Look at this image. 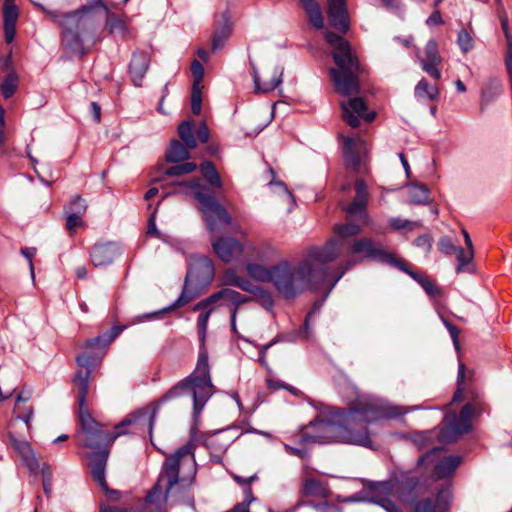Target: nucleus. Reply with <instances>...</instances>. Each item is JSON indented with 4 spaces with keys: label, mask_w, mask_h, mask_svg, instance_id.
<instances>
[{
    "label": "nucleus",
    "mask_w": 512,
    "mask_h": 512,
    "mask_svg": "<svg viewBox=\"0 0 512 512\" xmlns=\"http://www.w3.org/2000/svg\"><path fill=\"white\" fill-rule=\"evenodd\" d=\"M194 450L195 444L188 442L166 456L156 483L144 498L143 506L150 512H161L163 503L194 507V496L190 494L197 474Z\"/></svg>",
    "instance_id": "f03ea898"
},
{
    "label": "nucleus",
    "mask_w": 512,
    "mask_h": 512,
    "mask_svg": "<svg viewBox=\"0 0 512 512\" xmlns=\"http://www.w3.org/2000/svg\"><path fill=\"white\" fill-rule=\"evenodd\" d=\"M504 92L503 83L500 78L496 76L488 77L481 87V101L480 106L483 110L487 105L495 101Z\"/></svg>",
    "instance_id": "5701e85b"
},
{
    "label": "nucleus",
    "mask_w": 512,
    "mask_h": 512,
    "mask_svg": "<svg viewBox=\"0 0 512 512\" xmlns=\"http://www.w3.org/2000/svg\"><path fill=\"white\" fill-rule=\"evenodd\" d=\"M213 393L214 385L211 379L208 352L202 348L200 349L194 371L172 386L155 403L149 417V433H152L156 413L160 405L166 403L180 404L183 401L192 399L194 414L197 415L202 411Z\"/></svg>",
    "instance_id": "39448f33"
},
{
    "label": "nucleus",
    "mask_w": 512,
    "mask_h": 512,
    "mask_svg": "<svg viewBox=\"0 0 512 512\" xmlns=\"http://www.w3.org/2000/svg\"><path fill=\"white\" fill-rule=\"evenodd\" d=\"M425 62H441L442 58L439 54L438 44L434 39H430L425 46Z\"/></svg>",
    "instance_id": "5fc2aeb1"
},
{
    "label": "nucleus",
    "mask_w": 512,
    "mask_h": 512,
    "mask_svg": "<svg viewBox=\"0 0 512 512\" xmlns=\"http://www.w3.org/2000/svg\"><path fill=\"white\" fill-rule=\"evenodd\" d=\"M463 461L459 455H448L441 458L432 469V476L436 480L450 479Z\"/></svg>",
    "instance_id": "4be33fe9"
},
{
    "label": "nucleus",
    "mask_w": 512,
    "mask_h": 512,
    "mask_svg": "<svg viewBox=\"0 0 512 512\" xmlns=\"http://www.w3.org/2000/svg\"><path fill=\"white\" fill-rule=\"evenodd\" d=\"M191 73L193 75V84L201 86L203 76H204V67L198 60H193L191 63Z\"/></svg>",
    "instance_id": "e2e57ef3"
},
{
    "label": "nucleus",
    "mask_w": 512,
    "mask_h": 512,
    "mask_svg": "<svg viewBox=\"0 0 512 512\" xmlns=\"http://www.w3.org/2000/svg\"><path fill=\"white\" fill-rule=\"evenodd\" d=\"M415 95L423 98L427 97L429 100H437L439 97V90L436 86H431L426 79H421L415 87Z\"/></svg>",
    "instance_id": "37998d69"
},
{
    "label": "nucleus",
    "mask_w": 512,
    "mask_h": 512,
    "mask_svg": "<svg viewBox=\"0 0 512 512\" xmlns=\"http://www.w3.org/2000/svg\"><path fill=\"white\" fill-rule=\"evenodd\" d=\"M457 43L463 52H468L473 48V39L467 30L461 29L457 36Z\"/></svg>",
    "instance_id": "bf43d9fd"
},
{
    "label": "nucleus",
    "mask_w": 512,
    "mask_h": 512,
    "mask_svg": "<svg viewBox=\"0 0 512 512\" xmlns=\"http://www.w3.org/2000/svg\"><path fill=\"white\" fill-rule=\"evenodd\" d=\"M90 372L77 371L73 384L77 392L78 420L81 427L80 444L95 452L107 451L109 446L120 436L128 434L127 427L136 424L146 412L138 411L125 417L114 426L113 431H104L102 424L96 421L87 409L86 398L89 391Z\"/></svg>",
    "instance_id": "7ed1b4c3"
},
{
    "label": "nucleus",
    "mask_w": 512,
    "mask_h": 512,
    "mask_svg": "<svg viewBox=\"0 0 512 512\" xmlns=\"http://www.w3.org/2000/svg\"><path fill=\"white\" fill-rule=\"evenodd\" d=\"M462 233L467 250H464L461 247L460 250H458V265L456 267L457 273L461 272L464 266L468 265L474 258V248L471 237L465 229L462 230Z\"/></svg>",
    "instance_id": "72a5a7b5"
},
{
    "label": "nucleus",
    "mask_w": 512,
    "mask_h": 512,
    "mask_svg": "<svg viewBox=\"0 0 512 512\" xmlns=\"http://www.w3.org/2000/svg\"><path fill=\"white\" fill-rule=\"evenodd\" d=\"M19 16L18 7L14 0H4L3 5V24H16Z\"/></svg>",
    "instance_id": "49530a36"
},
{
    "label": "nucleus",
    "mask_w": 512,
    "mask_h": 512,
    "mask_svg": "<svg viewBox=\"0 0 512 512\" xmlns=\"http://www.w3.org/2000/svg\"><path fill=\"white\" fill-rule=\"evenodd\" d=\"M390 226L395 230H400V229H405V228H407L409 230H413L415 227L420 226V224L418 222H411V221L404 220L401 218H392L390 220Z\"/></svg>",
    "instance_id": "338daca9"
},
{
    "label": "nucleus",
    "mask_w": 512,
    "mask_h": 512,
    "mask_svg": "<svg viewBox=\"0 0 512 512\" xmlns=\"http://www.w3.org/2000/svg\"><path fill=\"white\" fill-rule=\"evenodd\" d=\"M213 310L214 308H210L207 311L201 313L197 318V328L202 341L205 339L208 320Z\"/></svg>",
    "instance_id": "052dcab7"
},
{
    "label": "nucleus",
    "mask_w": 512,
    "mask_h": 512,
    "mask_svg": "<svg viewBox=\"0 0 512 512\" xmlns=\"http://www.w3.org/2000/svg\"><path fill=\"white\" fill-rule=\"evenodd\" d=\"M106 14V28L109 30L110 33H113L115 31H123L125 29L124 22L118 16L111 13L109 9L108 12H106Z\"/></svg>",
    "instance_id": "13d9d810"
},
{
    "label": "nucleus",
    "mask_w": 512,
    "mask_h": 512,
    "mask_svg": "<svg viewBox=\"0 0 512 512\" xmlns=\"http://www.w3.org/2000/svg\"><path fill=\"white\" fill-rule=\"evenodd\" d=\"M88 32H62L63 45L71 50L73 53H77L81 56L86 54V50L83 45V35Z\"/></svg>",
    "instance_id": "2f4dec72"
},
{
    "label": "nucleus",
    "mask_w": 512,
    "mask_h": 512,
    "mask_svg": "<svg viewBox=\"0 0 512 512\" xmlns=\"http://www.w3.org/2000/svg\"><path fill=\"white\" fill-rule=\"evenodd\" d=\"M354 199L363 205H367L368 201V187L364 180L357 179L355 182V197Z\"/></svg>",
    "instance_id": "4d7b16f0"
},
{
    "label": "nucleus",
    "mask_w": 512,
    "mask_h": 512,
    "mask_svg": "<svg viewBox=\"0 0 512 512\" xmlns=\"http://www.w3.org/2000/svg\"><path fill=\"white\" fill-rule=\"evenodd\" d=\"M299 2L312 26L316 29H322L324 27V19L318 2L316 0H299Z\"/></svg>",
    "instance_id": "c756f323"
},
{
    "label": "nucleus",
    "mask_w": 512,
    "mask_h": 512,
    "mask_svg": "<svg viewBox=\"0 0 512 512\" xmlns=\"http://www.w3.org/2000/svg\"><path fill=\"white\" fill-rule=\"evenodd\" d=\"M347 106L358 117L364 119L367 122H373L376 118L375 112H368V107L365 100L361 97H355L349 100Z\"/></svg>",
    "instance_id": "c9c22d12"
},
{
    "label": "nucleus",
    "mask_w": 512,
    "mask_h": 512,
    "mask_svg": "<svg viewBox=\"0 0 512 512\" xmlns=\"http://www.w3.org/2000/svg\"><path fill=\"white\" fill-rule=\"evenodd\" d=\"M120 254L116 242L97 243L90 250L91 262L95 267L110 265Z\"/></svg>",
    "instance_id": "f3484780"
},
{
    "label": "nucleus",
    "mask_w": 512,
    "mask_h": 512,
    "mask_svg": "<svg viewBox=\"0 0 512 512\" xmlns=\"http://www.w3.org/2000/svg\"><path fill=\"white\" fill-rule=\"evenodd\" d=\"M452 484L449 482L440 486L437 489L434 505L441 511L447 512L450 508V501L452 498Z\"/></svg>",
    "instance_id": "e433bc0d"
},
{
    "label": "nucleus",
    "mask_w": 512,
    "mask_h": 512,
    "mask_svg": "<svg viewBox=\"0 0 512 512\" xmlns=\"http://www.w3.org/2000/svg\"><path fill=\"white\" fill-rule=\"evenodd\" d=\"M150 55L145 51L134 52L129 63V73L136 87L142 86L143 78L148 71Z\"/></svg>",
    "instance_id": "412c9836"
},
{
    "label": "nucleus",
    "mask_w": 512,
    "mask_h": 512,
    "mask_svg": "<svg viewBox=\"0 0 512 512\" xmlns=\"http://www.w3.org/2000/svg\"><path fill=\"white\" fill-rule=\"evenodd\" d=\"M350 252L354 255L362 254L363 258L398 267L401 259L384 249L380 242L372 238L362 237L354 239L350 244Z\"/></svg>",
    "instance_id": "f8f14e48"
},
{
    "label": "nucleus",
    "mask_w": 512,
    "mask_h": 512,
    "mask_svg": "<svg viewBox=\"0 0 512 512\" xmlns=\"http://www.w3.org/2000/svg\"><path fill=\"white\" fill-rule=\"evenodd\" d=\"M444 451L443 446L433 447L426 453L422 454L417 460V466L419 467H427L431 463H433L436 458Z\"/></svg>",
    "instance_id": "09e8293b"
},
{
    "label": "nucleus",
    "mask_w": 512,
    "mask_h": 512,
    "mask_svg": "<svg viewBox=\"0 0 512 512\" xmlns=\"http://www.w3.org/2000/svg\"><path fill=\"white\" fill-rule=\"evenodd\" d=\"M367 488L371 493L370 501L374 503L372 501L373 497L387 498L386 495H389L394 490V485L391 481L369 482Z\"/></svg>",
    "instance_id": "a19ab883"
},
{
    "label": "nucleus",
    "mask_w": 512,
    "mask_h": 512,
    "mask_svg": "<svg viewBox=\"0 0 512 512\" xmlns=\"http://www.w3.org/2000/svg\"><path fill=\"white\" fill-rule=\"evenodd\" d=\"M87 210V203L86 200L83 199L81 196L76 195L72 197L69 206L67 207V212L69 214H75L78 216H82L85 214Z\"/></svg>",
    "instance_id": "3c124183"
},
{
    "label": "nucleus",
    "mask_w": 512,
    "mask_h": 512,
    "mask_svg": "<svg viewBox=\"0 0 512 512\" xmlns=\"http://www.w3.org/2000/svg\"><path fill=\"white\" fill-rule=\"evenodd\" d=\"M480 414L472 410L470 405H464L459 415L454 412L448 413L444 417V427L439 434L440 441L451 443L456 441L459 436L470 432L472 417Z\"/></svg>",
    "instance_id": "9b49d317"
},
{
    "label": "nucleus",
    "mask_w": 512,
    "mask_h": 512,
    "mask_svg": "<svg viewBox=\"0 0 512 512\" xmlns=\"http://www.w3.org/2000/svg\"><path fill=\"white\" fill-rule=\"evenodd\" d=\"M242 277H240L234 270L228 269L224 272L222 277V284L226 286L237 287L240 284Z\"/></svg>",
    "instance_id": "69168bd1"
},
{
    "label": "nucleus",
    "mask_w": 512,
    "mask_h": 512,
    "mask_svg": "<svg viewBox=\"0 0 512 512\" xmlns=\"http://www.w3.org/2000/svg\"><path fill=\"white\" fill-rule=\"evenodd\" d=\"M282 76H283V68L282 67H275L271 78L267 81L261 82L260 76L257 73L256 70H254L253 73V80L256 86L257 92L262 93H268L273 91L276 87H278L282 83Z\"/></svg>",
    "instance_id": "cd10ccee"
},
{
    "label": "nucleus",
    "mask_w": 512,
    "mask_h": 512,
    "mask_svg": "<svg viewBox=\"0 0 512 512\" xmlns=\"http://www.w3.org/2000/svg\"><path fill=\"white\" fill-rule=\"evenodd\" d=\"M329 24L340 33H346L349 30V15L346 0H329L328 3Z\"/></svg>",
    "instance_id": "a211bd4d"
},
{
    "label": "nucleus",
    "mask_w": 512,
    "mask_h": 512,
    "mask_svg": "<svg viewBox=\"0 0 512 512\" xmlns=\"http://www.w3.org/2000/svg\"><path fill=\"white\" fill-rule=\"evenodd\" d=\"M202 109V86L192 85L191 92V111L194 115H199Z\"/></svg>",
    "instance_id": "864d4df0"
},
{
    "label": "nucleus",
    "mask_w": 512,
    "mask_h": 512,
    "mask_svg": "<svg viewBox=\"0 0 512 512\" xmlns=\"http://www.w3.org/2000/svg\"><path fill=\"white\" fill-rule=\"evenodd\" d=\"M430 190L427 185L421 183H412L409 187V202L415 205H425L429 203Z\"/></svg>",
    "instance_id": "f704fd0d"
},
{
    "label": "nucleus",
    "mask_w": 512,
    "mask_h": 512,
    "mask_svg": "<svg viewBox=\"0 0 512 512\" xmlns=\"http://www.w3.org/2000/svg\"><path fill=\"white\" fill-rule=\"evenodd\" d=\"M174 164L175 165L165 169L163 176H161L157 181H164L167 177H179L191 174L198 168L196 163L187 162V160Z\"/></svg>",
    "instance_id": "473e14b6"
},
{
    "label": "nucleus",
    "mask_w": 512,
    "mask_h": 512,
    "mask_svg": "<svg viewBox=\"0 0 512 512\" xmlns=\"http://www.w3.org/2000/svg\"><path fill=\"white\" fill-rule=\"evenodd\" d=\"M397 268L408 274L412 279H414L418 284H420L421 287L429 296L437 297L442 294L441 288H439L435 283H433L427 275H423L421 273L413 271L409 267V265L403 260L400 261Z\"/></svg>",
    "instance_id": "393cba45"
},
{
    "label": "nucleus",
    "mask_w": 512,
    "mask_h": 512,
    "mask_svg": "<svg viewBox=\"0 0 512 512\" xmlns=\"http://www.w3.org/2000/svg\"><path fill=\"white\" fill-rule=\"evenodd\" d=\"M438 249L441 253L445 255L456 254V256L458 257V250H460V247H457L453 243L452 238L450 236L445 235L439 239Z\"/></svg>",
    "instance_id": "603ef678"
},
{
    "label": "nucleus",
    "mask_w": 512,
    "mask_h": 512,
    "mask_svg": "<svg viewBox=\"0 0 512 512\" xmlns=\"http://www.w3.org/2000/svg\"><path fill=\"white\" fill-rule=\"evenodd\" d=\"M342 108V117L345 120V122L352 128H358L360 125V120L358 119V116L353 114L347 104L345 102L341 103Z\"/></svg>",
    "instance_id": "680f3d73"
},
{
    "label": "nucleus",
    "mask_w": 512,
    "mask_h": 512,
    "mask_svg": "<svg viewBox=\"0 0 512 512\" xmlns=\"http://www.w3.org/2000/svg\"><path fill=\"white\" fill-rule=\"evenodd\" d=\"M87 457L92 479L98 483L109 501H119L121 498V492L119 490L109 488L106 481L105 470L108 460V452H90L87 454Z\"/></svg>",
    "instance_id": "ddd939ff"
},
{
    "label": "nucleus",
    "mask_w": 512,
    "mask_h": 512,
    "mask_svg": "<svg viewBox=\"0 0 512 512\" xmlns=\"http://www.w3.org/2000/svg\"><path fill=\"white\" fill-rule=\"evenodd\" d=\"M326 42L332 47L331 56L336 68L330 69L335 90L342 96H351L360 91L359 77L363 73L358 57L352 52L350 43L341 35L328 31Z\"/></svg>",
    "instance_id": "0eeeda50"
},
{
    "label": "nucleus",
    "mask_w": 512,
    "mask_h": 512,
    "mask_svg": "<svg viewBox=\"0 0 512 512\" xmlns=\"http://www.w3.org/2000/svg\"><path fill=\"white\" fill-rule=\"evenodd\" d=\"M194 121H182L177 129L178 139H172L165 151V160L167 163H179L191 158V151L197 147L196 139L193 133Z\"/></svg>",
    "instance_id": "1a4fd4ad"
},
{
    "label": "nucleus",
    "mask_w": 512,
    "mask_h": 512,
    "mask_svg": "<svg viewBox=\"0 0 512 512\" xmlns=\"http://www.w3.org/2000/svg\"><path fill=\"white\" fill-rule=\"evenodd\" d=\"M199 171L208 186L203 185L199 177H192L189 180H174L168 184L172 190L166 195H188V191H191L194 199L200 204L208 231L213 234L216 231L217 220L229 226L232 218L219 200L209 192L223 188V181L214 163L210 160L203 161L199 165Z\"/></svg>",
    "instance_id": "20e7f679"
},
{
    "label": "nucleus",
    "mask_w": 512,
    "mask_h": 512,
    "mask_svg": "<svg viewBox=\"0 0 512 512\" xmlns=\"http://www.w3.org/2000/svg\"><path fill=\"white\" fill-rule=\"evenodd\" d=\"M404 412L401 408L396 406L381 407L373 402L369 401H357L353 406L350 407V413L348 417L350 419H356L359 429L362 425L367 427V424L382 418L393 419L403 415Z\"/></svg>",
    "instance_id": "9d476101"
},
{
    "label": "nucleus",
    "mask_w": 512,
    "mask_h": 512,
    "mask_svg": "<svg viewBox=\"0 0 512 512\" xmlns=\"http://www.w3.org/2000/svg\"><path fill=\"white\" fill-rule=\"evenodd\" d=\"M412 512H441L431 498H424L414 502Z\"/></svg>",
    "instance_id": "6e6d98bb"
},
{
    "label": "nucleus",
    "mask_w": 512,
    "mask_h": 512,
    "mask_svg": "<svg viewBox=\"0 0 512 512\" xmlns=\"http://www.w3.org/2000/svg\"><path fill=\"white\" fill-rule=\"evenodd\" d=\"M299 2L312 26L316 29H322L324 27V19L318 2L316 0H299Z\"/></svg>",
    "instance_id": "7c9ffc66"
},
{
    "label": "nucleus",
    "mask_w": 512,
    "mask_h": 512,
    "mask_svg": "<svg viewBox=\"0 0 512 512\" xmlns=\"http://www.w3.org/2000/svg\"><path fill=\"white\" fill-rule=\"evenodd\" d=\"M223 300H227L231 303L230 309H235L238 314L239 307L242 304L252 302L251 296L243 295L233 289L223 288Z\"/></svg>",
    "instance_id": "58836bf2"
},
{
    "label": "nucleus",
    "mask_w": 512,
    "mask_h": 512,
    "mask_svg": "<svg viewBox=\"0 0 512 512\" xmlns=\"http://www.w3.org/2000/svg\"><path fill=\"white\" fill-rule=\"evenodd\" d=\"M419 486V478L410 474H403L398 480L395 487L400 498L405 502H415L417 498V488Z\"/></svg>",
    "instance_id": "b1692460"
},
{
    "label": "nucleus",
    "mask_w": 512,
    "mask_h": 512,
    "mask_svg": "<svg viewBox=\"0 0 512 512\" xmlns=\"http://www.w3.org/2000/svg\"><path fill=\"white\" fill-rule=\"evenodd\" d=\"M333 232L335 235L333 239L340 242L341 249H343V240L360 234L361 226L354 222L353 219L347 218V223L335 225L333 227ZM330 240H332V238ZM341 251L342 250H340V252Z\"/></svg>",
    "instance_id": "c85d7f7f"
},
{
    "label": "nucleus",
    "mask_w": 512,
    "mask_h": 512,
    "mask_svg": "<svg viewBox=\"0 0 512 512\" xmlns=\"http://www.w3.org/2000/svg\"><path fill=\"white\" fill-rule=\"evenodd\" d=\"M212 248L217 257L224 263L231 262L235 255H239L243 251L240 241L230 236L213 240Z\"/></svg>",
    "instance_id": "6ab92c4d"
},
{
    "label": "nucleus",
    "mask_w": 512,
    "mask_h": 512,
    "mask_svg": "<svg viewBox=\"0 0 512 512\" xmlns=\"http://www.w3.org/2000/svg\"><path fill=\"white\" fill-rule=\"evenodd\" d=\"M9 443L22 459L25 466L31 474H37L39 469V461L34 455L31 445L25 440L17 439L12 433H9Z\"/></svg>",
    "instance_id": "aec40b11"
},
{
    "label": "nucleus",
    "mask_w": 512,
    "mask_h": 512,
    "mask_svg": "<svg viewBox=\"0 0 512 512\" xmlns=\"http://www.w3.org/2000/svg\"><path fill=\"white\" fill-rule=\"evenodd\" d=\"M50 15L62 28V32H90L93 26L92 20L85 17L79 9L68 13L53 11Z\"/></svg>",
    "instance_id": "2eb2a0df"
},
{
    "label": "nucleus",
    "mask_w": 512,
    "mask_h": 512,
    "mask_svg": "<svg viewBox=\"0 0 512 512\" xmlns=\"http://www.w3.org/2000/svg\"><path fill=\"white\" fill-rule=\"evenodd\" d=\"M302 494L305 496L326 497L327 491L325 486L317 479H307L302 488Z\"/></svg>",
    "instance_id": "79ce46f5"
},
{
    "label": "nucleus",
    "mask_w": 512,
    "mask_h": 512,
    "mask_svg": "<svg viewBox=\"0 0 512 512\" xmlns=\"http://www.w3.org/2000/svg\"><path fill=\"white\" fill-rule=\"evenodd\" d=\"M193 133L196 141L198 140L200 143H208L210 138V131L206 122H201L197 129H193Z\"/></svg>",
    "instance_id": "0e129e2a"
},
{
    "label": "nucleus",
    "mask_w": 512,
    "mask_h": 512,
    "mask_svg": "<svg viewBox=\"0 0 512 512\" xmlns=\"http://www.w3.org/2000/svg\"><path fill=\"white\" fill-rule=\"evenodd\" d=\"M343 157L348 169L355 173L359 172L361 159L354 139L348 137L344 140Z\"/></svg>",
    "instance_id": "bb28decb"
},
{
    "label": "nucleus",
    "mask_w": 512,
    "mask_h": 512,
    "mask_svg": "<svg viewBox=\"0 0 512 512\" xmlns=\"http://www.w3.org/2000/svg\"><path fill=\"white\" fill-rule=\"evenodd\" d=\"M341 243L332 239L323 247H311L307 257L292 265L283 260L272 265V284L286 300H291L307 289H316L327 285L330 292L344 274L352 267L353 261L346 260L336 267H331L340 255Z\"/></svg>",
    "instance_id": "f257e3e1"
},
{
    "label": "nucleus",
    "mask_w": 512,
    "mask_h": 512,
    "mask_svg": "<svg viewBox=\"0 0 512 512\" xmlns=\"http://www.w3.org/2000/svg\"><path fill=\"white\" fill-rule=\"evenodd\" d=\"M17 83H18V76L14 71L8 73L5 76L3 82L1 83V86H0L1 93L5 99H9L14 95V93L17 89Z\"/></svg>",
    "instance_id": "c03bdc74"
},
{
    "label": "nucleus",
    "mask_w": 512,
    "mask_h": 512,
    "mask_svg": "<svg viewBox=\"0 0 512 512\" xmlns=\"http://www.w3.org/2000/svg\"><path fill=\"white\" fill-rule=\"evenodd\" d=\"M185 277L198 287H208L215 277V267L212 259L204 255L192 256Z\"/></svg>",
    "instance_id": "4468645a"
},
{
    "label": "nucleus",
    "mask_w": 512,
    "mask_h": 512,
    "mask_svg": "<svg viewBox=\"0 0 512 512\" xmlns=\"http://www.w3.org/2000/svg\"><path fill=\"white\" fill-rule=\"evenodd\" d=\"M228 12L223 13L222 23L216 26L212 35V51H217L224 47L227 39L231 35V23Z\"/></svg>",
    "instance_id": "a878e982"
},
{
    "label": "nucleus",
    "mask_w": 512,
    "mask_h": 512,
    "mask_svg": "<svg viewBox=\"0 0 512 512\" xmlns=\"http://www.w3.org/2000/svg\"><path fill=\"white\" fill-rule=\"evenodd\" d=\"M465 405H470L471 409L478 413H483L486 410V403L483 399V394L474 388H468L465 391Z\"/></svg>",
    "instance_id": "ea45409f"
},
{
    "label": "nucleus",
    "mask_w": 512,
    "mask_h": 512,
    "mask_svg": "<svg viewBox=\"0 0 512 512\" xmlns=\"http://www.w3.org/2000/svg\"><path fill=\"white\" fill-rule=\"evenodd\" d=\"M246 271L250 277L257 281L272 283V266L269 268L258 263H248Z\"/></svg>",
    "instance_id": "4c0bfd02"
},
{
    "label": "nucleus",
    "mask_w": 512,
    "mask_h": 512,
    "mask_svg": "<svg viewBox=\"0 0 512 512\" xmlns=\"http://www.w3.org/2000/svg\"><path fill=\"white\" fill-rule=\"evenodd\" d=\"M125 329V326L115 325L110 330L85 340L83 347L88 352L79 354L76 357L78 366L82 369L79 371H89L91 373V367L96 363L100 362L105 355V348L109 346Z\"/></svg>",
    "instance_id": "6e6552de"
},
{
    "label": "nucleus",
    "mask_w": 512,
    "mask_h": 512,
    "mask_svg": "<svg viewBox=\"0 0 512 512\" xmlns=\"http://www.w3.org/2000/svg\"><path fill=\"white\" fill-rule=\"evenodd\" d=\"M350 408L340 409L337 420L316 419L303 427L300 432V443L325 444L334 441H342L352 444L371 447L372 440L369 430L362 425L359 429L357 420L350 419Z\"/></svg>",
    "instance_id": "423d86ee"
},
{
    "label": "nucleus",
    "mask_w": 512,
    "mask_h": 512,
    "mask_svg": "<svg viewBox=\"0 0 512 512\" xmlns=\"http://www.w3.org/2000/svg\"><path fill=\"white\" fill-rule=\"evenodd\" d=\"M372 501L384 508L387 512H401L392 500L384 497H373Z\"/></svg>",
    "instance_id": "774afa93"
},
{
    "label": "nucleus",
    "mask_w": 512,
    "mask_h": 512,
    "mask_svg": "<svg viewBox=\"0 0 512 512\" xmlns=\"http://www.w3.org/2000/svg\"><path fill=\"white\" fill-rule=\"evenodd\" d=\"M465 370H466L465 364L460 363L458 375H457V385L458 386L453 395V399H452L453 402H460L463 399H465L464 388L462 387V385L465 382Z\"/></svg>",
    "instance_id": "8fccbe9b"
},
{
    "label": "nucleus",
    "mask_w": 512,
    "mask_h": 512,
    "mask_svg": "<svg viewBox=\"0 0 512 512\" xmlns=\"http://www.w3.org/2000/svg\"><path fill=\"white\" fill-rule=\"evenodd\" d=\"M203 289L204 287H198L195 283H193L191 280H187V278L185 277L181 294L175 300V302H173L170 306L163 308L162 310L156 311L152 314H148L147 318L160 317L165 313L175 311L187 305L196 297H198L202 293Z\"/></svg>",
    "instance_id": "dca6fc26"
},
{
    "label": "nucleus",
    "mask_w": 512,
    "mask_h": 512,
    "mask_svg": "<svg viewBox=\"0 0 512 512\" xmlns=\"http://www.w3.org/2000/svg\"><path fill=\"white\" fill-rule=\"evenodd\" d=\"M348 219L363 220L366 215V206L359 203L355 199L344 209Z\"/></svg>",
    "instance_id": "de8ad7c7"
},
{
    "label": "nucleus",
    "mask_w": 512,
    "mask_h": 512,
    "mask_svg": "<svg viewBox=\"0 0 512 512\" xmlns=\"http://www.w3.org/2000/svg\"><path fill=\"white\" fill-rule=\"evenodd\" d=\"M251 297L252 302H256L267 311H272L274 307V299L268 290L260 287Z\"/></svg>",
    "instance_id": "a18cd8bd"
}]
</instances>
